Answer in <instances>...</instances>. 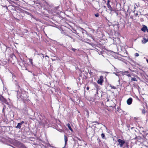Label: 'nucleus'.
<instances>
[{
    "label": "nucleus",
    "instance_id": "obj_1",
    "mask_svg": "<svg viewBox=\"0 0 148 148\" xmlns=\"http://www.w3.org/2000/svg\"><path fill=\"white\" fill-rule=\"evenodd\" d=\"M25 92L23 90H21V92L20 91H17V98H21V99H24L25 98L26 95L25 94Z\"/></svg>",
    "mask_w": 148,
    "mask_h": 148
},
{
    "label": "nucleus",
    "instance_id": "obj_2",
    "mask_svg": "<svg viewBox=\"0 0 148 148\" xmlns=\"http://www.w3.org/2000/svg\"><path fill=\"white\" fill-rule=\"evenodd\" d=\"M110 0H107V5L108 8L109 10L110 11V14L111 15H112L114 13L116 12V11L115 10L113 9L112 7L111 6L110 4Z\"/></svg>",
    "mask_w": 148,
    "mask_h": 148
},
{
    "label": "nucleus",
    "instance_id": "obj_3",
    "mask_svg": "<svg viewBox=\"0 0 148 148\" xmlns=\"http://www.w3.org/2000/svg\"><path fill=\"white\" fill-rule=\"evenodd\" d=\"M117 141L119 143V145L120 147H122L124 144H125V142L124 140H122L121 139H118Z\"/></svg>",
    "mask_w": 148,
    "mask_h": 148
},
{
    "label": "nucleus",
    "instance_id": "obj_4",
    "mask_svg": "<svg viewBox=\"0 0 148 148\" xmlns=\"http://www.w3.org/2000/svg\"><path fill=\"white\" fill-rule=\"evenodd\" d=\"M103 82V77L102 76H100L99 77V79L98 80L97 82L98 84L101 85Z\"/></svg>",
    "mask_w": 148,
    "mask_h": 148
},
{
    "label": "nucleus",
    "instance_id": "obj_5",
    "mask_svg": "<svg viewBox=\"0 0 148 148\" xmlns=\"http://www.w3.org/2000/svg\"><path fill=\"white\" fill-rule=\"evenodd\" d=\"M0 100L4 103L7 104H8L6 99H5L3 96L0 97Z\"/></svg>",
    "mask_w": 148,
    "mask_h": 148
},
{
    "label": "nucleus",
    "instance_id": "obj_6",
    "mask_svg": "<svg viewBox=\"0 0 148 148\" xmlns=\"http://www.w3.org/2000/svg\"><path fill=\"white\" fill-rule=\"evenodd\" d=\"M132 99L130 97L129 98L127 101V103L128 105H131L132 103Z\"/></svg>",
    "mask_w": 148,
    "mask_h": 148
},
{
    "label": "nucleus",
    "instance_id": "obj_7",
    "mask_svg": "<svg viewBox=\"0 0 148 148\" xmlns=\"http://www.w3.org/2000/svg\"><path fill=\"white\" fill-rule=\"evenodd\" d=\"M141 30L144 32H145L146 30L147 32H148V29L147 27L145 25H144L143 27L141 28Z\"/></svg>",
    "mask_w": 148,
    "mask_h": 148
},
{
    "label": "nucleus",
    "instance_id": "obj_8",
    "mask_svg": "<svg viewBox=\"0 0 148 148\" xmlns=\"http://www.w3.org/2000/svg\"><path fill=\"white\" fill-rule=\"evenodd\" d=\"M24 123V122L23 121H22L21 123H18L16 127L17 128L20 129L21 128V125Z\"/></svg>",
    "mask_w": 148,
    "mask_h": 148
},
{
    "label": "nucleus",
    "instance_id": "obj_9",
    "mask_svg": "<svg viewBox=\"0 0 148 148\" xmlns=\"http://www.w3.org/2000/svg\"><path fill=\"white\" fill-rule=\"evenodd\" d=\"M18 143V147L20 148H27L23 143L19 142Z\"/></svg>",
    "mask_w": 148,
    "mask_h": 148
},
{
    "label": "nucleus",
    "instance_id": "obj_10",
    "mask_svg": "<svg viewBox=\"0 0 148 148\" xmlns=\"http://www.w3.org/2000/svg\"><path fill=\"white\" fill-rule=\"evenodd\" d=\"M147 41H148V38L146 39L145 38H144L142 40V43L144 44L146 43Z\"/></svg>",
    "mask_w": 148,
    "mask_h": 148
},
{
    "label": "nucleus",
    "instance_id": "obj_11",
    "mask_svg": "<svg viewBox=\"0 0 148 148\" xmlns=\"http://www.w3.org/2000/svg\"><path fill=\"white\" fill-rule=\"evenodd\" d=\"M67 126L69 129L72 132H73V130L72 128H71L70 124L68 123L67 124Z\"/></svg>",
    "mask_w": 148,
    "mask_h": 148
},
{
    "label": "nucleus",
    "instance_id": "obj_12",
    "mask_svg": "<svg viewBox=\"0 0 148 148\" xmlns=\"http://www.w3.org/2000/svg\"><path fill=\"white\" fill-rule=\"evenodd\" d=\"M64 140L65 142V144L66 145V143L67 141V138L66 136L65 135H64Z\"/></svg>",
    "mask_w": 148,
    "mask_h": 148
},
{
    "label": "nucleus",
    "instance_id": "obj_13",
    "mask_svg": "<svg viewBox=\"0 0 148 148\" xmlns=\"http://www.w3.org/2000/svg\"><path fill=\"white\" fill-rule=\"evenodd\" d=\"M110 87H111L112 88H113L114 89H116V87L114 86H112L111 84H110L109 85Z\"/></svg>",
    "mask_w": 148,
    "mask_h": 148
},
{
    "label": "nucleus",
    "instance_id": "obj_14",
    "mask_svg": "<svg viewBox=\"0 0 148 148\" xmlns=\"http://www.w3.org/2000/svg\"><path fill=\"white\" fill-rule=\"evenodd\" d=\"M131 80L132 81H137V79L136 78H132L131 79Z\"/></svg>",
    "mask_w": 148,
    "mask_h": 148
},
{
    "label": "nucleus",
    "instance_id": "obj_15",
    "mask_svg": "<svg viewBox=\"0 0 148 148\" xmlns=\"http://www.w3.org/2000/svg\"><path fill=\"white\" fill-rule=\"evenodd\" d=\"M29 61L30 63L32 65H33V63L32 62V59H29Z\"/></svg>",
    "mask_w": 148,
    "mask_h": 148
},
{
    "label": "nucleus",
    "instance_id": "obj_16",
    "mask_svg": "<svg viewBox=\"0 0 148 148\" xmlns=\"http://www.w3.org/2000/svg\"><path fill=\"white\" fill-rule=\"evenodd\" d=\"M101 136L102 138H103V139L105 138V134H103V133L101 134Z\"/></svg>",
    "mask_w": 148,
    "mask_h": 148
},
{
    "label": "nucleus",
    "instance_id": "obj_17",
    "mask_svg": "<svg viewBox=\"0 0 148 148\" xmlns=\"http://www.w3.org/2000/svg\"><path fill=\"white\" fill-rule=\"evenodd\" d=\"M129 73V72L128 71H125L123 73V75H125V74H128Z\"/></svg>",
    "mask_w": 148,
    "mask_h": 148
},
{
    "label": "nucleus",
    "instance_id": "obj_18",
    "mask_svg": "<svg viewBox=\"0 0 148 148\" xmlns=\"http://www.w3.org/2000/svg\"><path fill=\"white\" fill-rule=\"evenodd\" d=\"M63 34L66 36H69V35H68V34L66 32H63Z\"/></svg>",
    "mask_w": 148,
    "mask_h": 148
},
{
    "label": "nucleus",
    "instance_id": "obj_19",
    "mask_svg": "<svg viewBox=\"0 0 148 148\" xmlns=\"http://www.w3.org/2000/svg\"><path fill=\"white\" fill-rule=\"evenodd\" d=\"M139 55L138 53H136L135 54V56L136 57H138L139 56Z\"/></svg>",
    "mask_w": 148,
    "mask_h": 148
},
{
    "label": "nucleus",
    "instance_id": "obj_20",
    "mask_svg": "<svg viewBox=\"0 0 148 148\" xmlns=\"http://www.w3.org/2000/svg\"><path fill=\"white\" fill-rule=\"evenodd\" d=\"M95 16L96 17H98L99 16V14L98 13H97L95 14Z\"/></svg>",
    "mask_w": 148,
    "mask_h": 148
},
{
    "label": "nucleus",
    "instance_id": "obj_21",
    "mask_svg": "<svg viewBox=\"0 0 148 148\" xmlns=\"http://www.w3.org/2000/svg\"><path fill=\"white\" fill-rule=\"evenodd\" d=\"M71 50L74 52H75V51L76 50V49L72 48Z\"/></svg>",
    "mask_w": 148,
    "mask_h": 148
},
{
    "label": "nucleus",
    "instance_id": "obj_22",
    "mask_svg": "<svg viewBox=\"0 0 148 148\" xmlns=\"http://www.w3.org/2000/svg\"><path fill=\"white\" fill-rule=\"evenodd\" d=\"M97 123L98 124H99V123L97 121H93L92 122V123Z\"/></svg>",
    "mask_w": 148,
    "mask_h": 148
},
{
    "label": "nucleus",
    "instance_id": "obj_23",
    "mask_svg": "<svg viewBox=\"0 0 148 148\" xmlns=\"http://www.w3.org/2000/svg\"><path fill=\"white\" fill-rule=\"evenodd\" d=\"M69 36V37H70L71 38V39H73V41L74 42V41H75V39H73L72 37H71V36Z\"/></svg>",
    "mask_w": 148,
    "mask_h": 148
},
{
    "label": "nucleus",
    "instance_id": "obj_24",
    "mask_svg": "<svg viewBox=\"0 0 148 148\" xmlns=\"http://www.w3.org/2000/svg\"><path fill=\"white\" fill-rule=\"evenodd\" d=\"M126 75L129 77H131V75L130 74H128Z\"/></svg>",
    "mask_w": 148,
    "mask_h": 148
},
{
    "label": "nucleus",
    "instance_id": "obj_25",
    "mask_svg": "<svg viewBox=\"0 0 148 148\" xmlns=\"http://www.w3.org/2000/svg\"><path fill=\"white\" fill-rule=\"evenodd\" d=\"M103 8H104V9H106V10H107V8H106V6H103Z\"/></svg>",
    "mask_w": 148,
    "mask_h": 148
},
{
    "label": "nucleus",
    "instance_id": "obj_26",
    "mask_svg": "<svg viewBox=\"0 0 148 148\" xmlns=\"http://www.w3.org/2000/svg\"><path fill=\"white\" fill-rule=\"evenodd\" d=\"M142 112L143 113H145V110L144 109H143L142 110Z\"/></svg>",
    "mask_w": 148,
    "mask_h": 148
},
{
    "label": "nucleus",
    "instance_id": "obj_27",
    "mask_svg": "<svg viewBox=\"0 0 148 148\" xmlns=\"http://www.w3.org/2000/svg\"><path fill=\"white\" fill-rule=\"evenodd\" d=\"M89 87H87L86 88V90H89Z\"/></svg>",
    "mask_w": 148,
    "mask_h": 148
},
{
    "label": "nucleus",
    "instance_id": "obj_28",
    "mask_svg": "<svg viewBox=\"0 0 148 148\" xmlns=\"http://www.w3.org/2000/svg\"><path fill=\"white\" fill-rule=\"evenodd\" d=\"M3 7H5L6 8L8 9V7H7V6L6 5H5L4 6H3Z\"/></svg>",
    "mask_w": 148,
    "mask_h": 148
},
{
    "label": "nucleus",
    "instance_id": "obj_29",
    "mask_svg": "<svg viewBox=\"0 0 148 148\" xmlns=\"http://www.w3.org/2000/svg\"><path fill=\"white\" fill-rule=\"evenodd\" d=\"M138 15V13H136V16H137Z\"/></svg>",
    "mask_w": 148,
    "mask_h": 148
},
{
    "label": "nucleus",
    "instance_id": "obj_30",
    "mask_svg": "<svg viewBox=\"0 0 148 148\" xmlns=\"http://www.w3.org/2000/svg\"><path fill=\"white\" fill-rule=\"evenodd\" d=\"M146 61L147 63H148V59H146Z\"/></svg>",
    "mask_w": 148,
    "mask_h": 148
},
{
    "label": "nucleus",
    "instance_id": "obj_31",
    "mask_svg": "<svg viewBox=\"0 0 148 148\" xmlns=\"http://www.w3.org/2000/svg\"><path fill=\"white\" fill-rule=\"evenodd\" d=\"M109 101V99H108L107 100V101Z\"/></svg>",
    "mask_w": 148,
    "mask_h": 148
},
{
    "label": "nucleus",
    "instance_id": "obj_32",
    "mask_svg": "<svg viewBox=\"0 0 148 148\" xmlns=\"http://www.w3.org/2000/svg\"><path fill=\"white\" fill-rule=\"evenodd\" d=\"M98 91H97V93L98 94Z\"/></svg>",
    "mask_w": 148,
    "mask_h": 148
},
{
    "label": "nucleus",
    "instance_id": "obj_33",
    "mask_svg": "<svg viewBox=\"0 0 148 148\" xmlns=\"http://www.w3.org/2000/svg\"><path fill=\"white\" fill-rule=\"evenodd\" d=\"M47 56H45V57H47Z\"/></svg>",
    "mask_w": 148,
    "mask_h": 148
},
{
    "label": "nucleus",
    "instance_id": "obj_34",
    "mask_svg": "<svg viewBox=\"0 0 148 148\" xmlns=\"http://www.w3.org/2000/svg\"><path fill=\"white\" fill-rule=\"evenodd\" d=\"M79 140H80V139H79Z\"/></svg>",
    "mask_w": 148,
    "mask_h": 148
},
{
    "label": "nucleus",
    "instance_id": "obj_35",
    "mask_svg": "<svg viewBox=\"0 0 148 148\" xmlns=\"http://www.w3.org/2000/svg\"><path fill=\"white\" fill-rule=\"evenodd\" d=\"M63 148H64V147H63Z\"/></svg>",
    "mask_w": 148,
    "mask_h": 148
}]
</instances>
